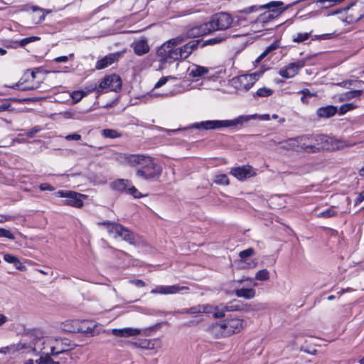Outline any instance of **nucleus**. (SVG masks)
I'll return each instance as SVG.
<instances>
[{
  "label": "nucleus",
  "mask_w": 364,
  "mask_h": 364,
  "mask_svg": "<svg viewBox=\"0 0 364 364\" xmlns=\"http://www.w3.org/2000/svg\"><path fill=\"white\" fill-rule=\"evenodd\" d=\"M187 289H188V287L186 286H157L155 289L151 291V293L153 294H174L180 292L181 291Z\"/></svg>",
  "instance_id": "ddd939ff"
},
{
  "label": "nucleus",
  "mask_w": 364,
  "mask_h": 364,
  "mask_svg": "<svg viewBox=\"0 0 364 364\" xmlns=\"http://www.w3.org/2000/svg\"><path fill=\"white\" fill-rule=\"evenodd\" d=\"M102 135L106 138L115 139L120 137L122 134L115 129H105L102 131Z\"/></svg>",
  "instance_id": "58836bf2"
},
{
  "label": "nucleus",
  "mask_w": 364,
  "mask_h": 364,
  "mask_svg": "<svg viewBox=\"0 0 364 364\" xmlns=\"http://www.w3.org/2000/svg\"><path fill=\"white\" fill-rule=\"evenodd\" d=\"M316 56V55H309L304 59L289 63L287 66L279 70V75L285 78L294 77L299 73V70L307 64V62L310 59Z\"/></svg>",
  "instance_id": "423d86ee"
},
{
  "label": "nucleus",
  "mask_w": 364,
  "mask_h": 364,
  "mask_svg": "<svg viewBox=\"0 0 364 364\" xmlns=\"http://www.w3.org/2000/svg\"><path fill=\"white\" fill-rule=\"evenodd\" d=\"M114 237H119L129 244H134L135 242L134 233L121 224L117 226V232H116Z\"/></svg>",
  "instance_id": "6ab92c4d"
},
{
  "label": "nucleus",
  "mask_w": 364,
  "mask_h": 364,
  "mask_svg": "<svg viewBox=\"0 0 364 364\" xmlns=\"http://www.w3.org/2000/svg\"><path fill=\"white\" fill-rule=\"evenodd\" d=\"M16 86L18 87V90H31L37 89L39 87V83H33L31 85H23V83L22 82L21 84H17Z\"/></svg>",
  "instance_id": "3c124183"
},
{
  "label": "nucleus",
  "mask_w": 364,
  "mask_h": 364,
  "mask_svg": "<svg viewBox=\"0 0 364 364\" xmlns=\"http://www.w3.org/2000/svg\"><path fill=\"white\" fill-rule=\"evenodd\" d=\"M183 41L184 38L179 36L168 40L157 49L156 55L161 63L159 69H163L164 65L166 63H172L177 60L176 47Z\"/></svg>",
  "instance_id": "20e7f679"
},
{
  "label": "nucleus",
  "mask_w": 364,
  "mask_h": 364,
  "mask_svg": "<svg viewBox=\"0 0 364 364\" xmlns=\"http://www.w3.org/2000/svg\"><path fill=\"white\" fill-rule=\"evenodd\" d=\"M311 31L309 33H297L293 37V41L297 43H302L309 38Z\"/></svg>",
  "instance_id": "37998d69"
},
{
  "label": "nucleus",
  "mask_w": 364,
  "mask_h": 364,
  "mask_svg": "<svg viewBox=\"0 0 364 364\" xmlns=\"http://www.w3.org/2000/svg\"><path fill=\"white\" fill-rule=\"evenodd\" d=\"M50 11H46L43 9L37 6L32 7V12L30 14V18L35 23H40L45 19L46 14Z\"/></svg>",
  "instance_id": "5701e85b"
},
{
  "label": "nucleus",
  "mask_w": 364,
  "mask_h": 364,
  "mask_svg": "<svg viewBox=\"0 0 364 364\" xmlns=\"http://www.w3.org/2000/svg\"><path fill=\"white\" fill-rule=\"evenodd\" d=\"M271 117L268 114H250L241 115L237 118L232 120H208L196 123L193 127L198 129H219L223 127H232L237 125H242L244 123L249 122L251 119H259L262 121H268Z\"/></svg>",
  "instance_id": "7ed1b4c3"
},
{
  "label": "nucleus",
  "mask_w": 364,
  "mask_h": 364,
  "mask_svg": "<svg viewBox=\"0 0 364 364\" xmlns=\"http://www.w3.org/2000/svg\"><path fill=\"white\" fill-rule=\"evenodd\" d=\"M333 33H325L322 35H315L312 37L313 40H328L332 38Z\"/></svg>",
  "instance_id": "052dcab7"
},
{
  "label": "nucleus",
  "mask_w": 364,
  "mask_h": 364,
  "mask_svg": "<svg viewBox=\"0 0 364 364\" xmlns=\"http://www.w3.org/2000/svg\"><path fill=\"white\" fill-rule=\"evenodd\" d=\"M356 107V105H355L353 103H346L344 105H342L339 107V114H344L347 112L352 110Z\"/></svg>",
  "instance_id": "09e8293b"
},
{
  "label": "nucleus",
  "mask_w": 364,
  "mask_h": 364,
  "mask_svg": "<svg viewBox=\"0 0 364 364\" xmlns=\"http://www.w3.org/2000/svg\"><path fill=\"white\" fill-rule=\"evenodd\" d=\"M86 320H79V319H73V320H67L60 324V328L63 331L70 332V333H78V332H85L87 334H91L94 336L95 332L92 328H87V330L84 331L82 326V324L85 323Z\"/></svg>",
  "instance_id": "1a4fd4ad"
},
{
  "label": "nucleus",
  "mask_w": 364,
  "mask_h": 364,
  "mask_svg": "<svg viewBox=\"0 0 364 364\" xmlns=\"http://www.w3.org/2000/svg\"><path fill=\"white\" fill-rule=\"evenodd\" d=\"M57 196L61 198H65V204L68 205L80 208L82 206L83 202L82 198H85V195L73 192L71 191H59L56 193Z\"/></svg>",
  "instance_id": "9b49d317"
},
{
  "label": "nucleus",
  "mask_w": 364,
  "mask_h": 364,
  "mask_svg": "<svg viewBox=\"0 0 364 364\" xmlns=\"http://www.w3.org/2000/svg\"><path fill=\"white\" fill-rule=\"evenodd\" d=\"M364 16V11H361L358 7L348 9V18L350 21H358Z\"/></svg>",
  "instance_id": "c85d7f7f"
},
{
  "label": "nucleus",
  "mask_w": 364,
  "mask_h": 364,
  "mask_svg": "<svg viewBox=\"0 0 364 364\" xmlns=\"http://www.w3.org/2000/svg\"><path fill=\"white\" fill-rule=\"evenodd\" d=\"M353 82H354L353 80H345V81H343V82L338 83V85L342 87L349 89V88H350L351 86H353Z\"/></svg>",
  "instance_id": "69168bd1"
},
{
  "label": "nucleus",
  "mask_w": 364,
  "mask_h": 364,
  "mask_svg": "<svg viewBox=\"0 0 364 364\" xmlns=\"http://www.w3.org/2000/svg\"><path fill=\"white\" fill-rule=\"evenodd\" d=\"M258 79L256 73L242 75L232 78V85L238 90H250Z\"/></svg>",
  "instance_id": "0eeeda50"
},
{
  "label": "nucleus",
  "mask_w": 364,
  "mask_h": 364,
  "mask_svg": "<svg viewBox=\"0 0 364 364\" xmlns=\"http://www.w3.org/2000/svg\"><path fill=\"white\" fill-rule=\"evenodd\" d=\"M214 182L219 185L227 186L229 184V179L226 174H218L215 176Z\"/></svg>",
  "instance_id": "79ce46f5"
},
{
  "label": "nucleus",
  "mask_w": 364,
  "mask_h": 364,
  "mask_svg": "<svg viewBox=\"0 0 364 364\" xmlns=\"http://www.w3.org/2000/svg\"><path fill=\"white\" fill-rule=\"evenodd\" d=\"M112 332L113 335L122 338L135 337L142 334L141 329L131 327L114 328L112 329Z\"/></svg>",
  "instance_id": "dca6fc26"
},
{
  "label": "nucleus",
  "mask_w": 364,
  "mask_h": 364,
  "mask_svg": "<svg viewBox=\"0 0 364 364\" xmlns=\"http://www.w3.org/2000/svg\"><path fill=\"white\" fill-rule=\"evenodd\" d=\"M290 6H291V4L287 6L284 8H281V6L276 7V8H272L271 9L272 10L270 12H264V13L262 14L258 17V21L260 22H262V23L268 22L274 18V14H275L276 16L279 15L283 11H284L286 9H287Z\"/></svg>",
  "instance_id": "aec40b11"
},
{
  "label": "nucleus",
  "mask_w": 364,
  "mask_h": 364,
  "mask_svg": "<svg viewBox=\"0 0 364 364\" xmlns=\"http://www.w3.org/2000/svg\"><path fill=\"white\" fill-rule=\"evenodd\" d=\"M41 129L38 127H35L32 128L31 129L27 130L26 132V134L27 136L31 138L33 137L36 134L39 132Z\"/></svg>",
  "instance_id": "680f3d73"
},
{
  "label": "nucleus",
  "mask_w": 364,
  "mask_h": 364,
  "mask_svg": "<svg viewBox=\"0 0 364 364\" xmlns=\"http://www.w3.org/2000/svg\"><path fill=\"white\" fill-rule=\"evenodd\" d=\"M269 278V272L267 269H264L258 271L255 275V279L259 281H266Z\"/></svg>",
  "instance_id": "c03bdc74"
},
{
  "label": "nucleus",
  "mask_w": 364,
  "mask_h": 364,
  "mask_svg": "<svg viewBox=\"0 0 364 364\" xmlns=\"http://www.w3.org/2000/svg\"><path fill=\"white\" fill-rule=\"evenodd\" d=\"M224 333L226 337L240 333L245 326V321L240 318L226 319L223 321Z\"/></svg>",
  "instance_id": "9d476101"
},
{
  "label": "nucleus",
  "mask_w": 364,
  "mask_h": 364,
  "mask_svg": "<svg viewBox=\"0 0 364 364\" xmlns=\"http://www.w3.org/2000/svg\"><path fill=\"white\" fill-rule=\"evenodd\" d=\"M122 87V81L119 75H111L105 77L97 88V92H102L105 90H111L117 92Z\"/></svg>",
  "instance_id": "6e6552de"
},
{
  "label": "nucleus",
  "mask_w": 364,
  "mask_h": 364,
  "mask_svg": "<svg viewBox=\"0 0 364 364\" xmlns=\"http://www.w3.org/2000/svg\"><path fill=\"white\" fill-rule=\"evenodd\" d=\"M137 55H143L149 51L147 39L144 37L136 40L131 46Z\"/></svg>",
  "instance_id": "a211bd4d"
},
{
  "label": "nucleus",
  "mask_w": 364,
  "mask_h": 364,
  "mask_svg": "<svg viewBox=\"0 0 364 364\" xmlns=\"http://www.w3.org/2000/svg\"><path fill=\"white\" fill-rule=\"evenodd\" d=\"M230 173L238 180L242 181L253 176L255 172L251 166H246L232 168Z\"/></svg>",
  "instance_id": "4468645a"
},
{
  "label": "nucleus",
  "mask_w": 364,
  "mask_h": 364,
  "mask_svg": "<svg viewBox=\"0 0 364 364\" xmlns=\"http://www.w3.org/2000/svg\"><path fill=\"white\" fill-rule=\"evenodd\" d=\"M201 313L211 314L213 312L214 306L210 304H200Z\"/></svg>",
  "instance_id": "bf43d9fd"
},
{
  "label": "nucleus",
  "mask_w": 364,
  "mask_h": 364,
  "mask_svg": "<svg viewBox=\"0 0 364 364\" xmlns=\"http://www.w3.org/2000/svg\"><path fill=\"white\" fill-rule=\"evenodd\" d=\"M4 259L11 264H16V262H18V258L10 254H5L4 255Z\"/></svg>",
  "instance_id": "13d9d810"
},
{
  "label": "nucleus",
  "mask_w": 364,
  "mask_h": 364,
  "mask_svg": "<svg viewBox=\"0 0 364 364\" xmlns=\"http://www.w3.org/2000/svg\"><path fill=\"white\" fill-rule=\"evenodd\" d=\"M36 72L34 70H27L24 74L23 77L25 78L24 82L28 80L30 78L34 80L36 78Z\"/></svg>",
  "instance_id": "e2e57ef3"
},
{
  "label": "nucleus",
  "mask_w": 364,
  "mask_h": 364,
  "mask_svg": "<svg viewBox=\"0 0 364 364\" xmlns=\"http://www.w3.org/2000/svg\"><path fill=\"white\" fill-rule=\"evenodd\" d=\"M114 159L122 165H128L132 167L138 166L136 175L144 180H153L159 178L161 174V166L156 164L154 159L149 156L117 153L114 154Z\"/></svg>",
  "instance_id": "f257e3e1"
},
{
  "label": "nucleus",
  "mask_w": 364,
  "mask_h": 364,
  "mask_svg": "<svg viewBox=\"0 0 364 364\" xmlns=\"http://www.w3.org/2000/svg\"><path fill=\"white\" fill-rule=\"evenodd\" d=\"M232 23L233 18L229 14L218 13L212 16L208 22L191 29L189 36L196 38L215 31H224L230 28Z\"/></svg>",
  "instance_id": "f03ea898"
},
{
  "label": "nucleus",
  "mask_w": 364,
  "mask_h": 364,
  "mask_svg": "<svg viewBox=\"0 0 364 364\" xmlns=\"http://www.w3.org/2000/svg\"><path fill=\"white\" fill-rule=\"evenodd\" d=\"M174 78L173 76H166L161 77L154 85V88L157 89L161 87V86L164 85L169 79Z\"/></svg>",
  "instance_id": "6e6d98bb"
},
{
  "label": "nucleus",
  "mask_w": 364,
  "mask_h": 364,
  "mask_svg": "<svg viewBox=\"0 0 364 364\" xmlns=\"http://www.w3.org/2000/svg\"><path fill=\"white\" fill-rule=\"evenodd\" d=\"M300 350L310 355H315L317 351L314 345L309 344L308 343H305L301 346Z\"/></svg>",
  "instance_id": "a19ab883"
},
{
  "label": "nucleus",
  "mask_w": 364,
  "mask_h": 364,
  "mask_svg": "<svg viewBox=\"0 0 364 364\" xmlns=\"http://www.w3.org/2000/svg\"><path fill=\"white\" fill-rule=\"evenodd\" d=\"M41 39L38 36H31L28 38H25L19 42V46L21 47H25L27 44L39 41Z\"/></svg>",
  "instance_id": "8fccbe9b"
},
{
  "label": "nucleus",
  "mask_w": 364,
  "mask_h": 364,
  "mask_svg": "<svg viewBox=\"0 0 364 364\" xmlns=\"http://www.w3.org/2000/svg\"><path fill=\"white\" fill-rule=\"evenodd\" d=\"M281 148L285 150L300 151L299 145V136L294 138H289L286 141L279 142Z\"/></svg>",
  "instance_id": "b1692460"
},
{
  "label": "nucleus",
  "mask_w": 364,
  "mask_h": 364,
  "mask_svg": "<svg viewBox=\"0 0 364 364\" xmlns=\"http://www.w3.org/2000/svg\"><path fill=\"white\" fill-rule=\"evenodd\" d=\"M97 225L99 226L104 227L109 234L113 235L114 236L116 234V232H117V226H119V223H111L109 221L98 223Z\"/></svg>",
  "instance_id": "473e14b6"
},
{
  "label": "nucleus",
  "mask_w": 364,
  "mask_h": 364,
  "mask_svg": "<svg viewBox=\"0 0 364 364\" xmlns=\"http://www.w3.org/2000/svg\"><path fill=\"white\" fill-rule=\"evenodd\" d=\"M114 60V55L105 56L102 59L98 60L96 63L95 68L97 70H101L110 65Z\"/></svg>",
  "instance_id": "2f4dec72"
},
{
  "label": "nucleus",
  "mask_w": 364,
  "mask_h": 364,
  "mask_svg": "<svg viewBox=\"0 0 364 364\" xmlns=\"http://www.w3.org/2000/svg\"><path fill=\"white\" fill-rule=\"evenodd\" d=\"M199 42V40H193L180 48H176L177 60L187 58L198 48Z\"/></svg>",
  "instance_id": "f8f14e48"
},
{
  "label": "nucleus",
  "mask_w": 364,
  "mask_h": 364,
  "mask_svg": "<svg viewBox=\"0 0 364 364\" xmlns=\"http://www.w3.org/2000/svg\"><path fill=\"white\" fill-rule=\"evenodd\" d=\"M131 185V182L127 179H117L113 181L110 186L117 191H124Z\"/></svg>",
  "instance_id": "cd10ccee"
},
{
  "label": "nucleus",
  "mask_w": 364,
  "mask_h": 364,
  "mask_svg": "<svg viewBox=\"0 0 364 364\" xmlns=\"http://www.w3.org/2000/svg\"><path fill=\"white\" fill-rule=\"evenodd\" d=\"M206 331L212 335L215 338H225V335L224 333V327L222 323H213L209 326H208Z\"/></svg>",
  "instance_id": "412c9836"
},
{
  "label": "nucleus",
  "mask_w": 364,
  "mask_h": 364,
  "mask_svg": "<svg viewBox=\"0 0 364 364\" xmlns=\"http://www.w3.org/2000/svg\"><path fill=\"white\" fill-rule=\"evenodd\" d=\"M274 90L267 87H262L257 90V95L261 97H268L273 94Z\"/></svg>",
  "instance_id": "49530a36"
},
{
  "label": "nucleus",
  "mask_w": 364,
  "mask_h": 364,
  "mask_svg": "<svg viewBox=\"0 0 364 364\" xmlns=\"http://www.w3.org/2000/svg\"><path fill=\"white\" fill-rule=\"evenodd\" d=\"M15 220V217L9 215H0V223H5L7 221H13Z\"/></svg>",
  "instance_id": "338daca9"
},
{
  "label": "nucleus",
  "mask_w": 364,
  "mask_h": 364,
  "mask_svg": "<svg viewBox=\"0 0 364 364\" xmlns=\"http://www.w3.org/2000/svg\"><path fill=\"white\" fill-rule=\"evenodd\" d=\"M315 151L323 149H340L350 145L346 141L336 139L327 135H314Z\"/></svg>",
  "instance_id": "39448f33"
},
{
  "label": "nucleus",
  "mask_w": 364,
  "mask_h": 364,
  "mask_svg": "<svg viewBox=\"0 0 364 364\" xmlns=\"http://www.w3.org/2000/svg\"><path fill=\"white\" fill-rule=\"evenodd\" d=\"M178 312L181 313V314H200L201 313V307L199 304V305L191 307L189 309H184L181 311H178Z\"/></svg>",
  "instance_id": "de8ad7c7"
},
{
  "label": "nucleus",
  "mask_w": 364,
  "mask_h": 364,
  "mask_svg": "<svg viewBox=\"0 0 364 364\" xmlns=\"http://www.w3.org/2000/svg\"><path fill=\"white\" fill-rule=\"evenodd\" d=\"M235 294L237 297L244 298L246 299H251L255 296V290L252 288H241L235 291Z\"/></svg>",
  "instance_id": "a878e982"
},
{
  "label": "nucleus",
  "mask_w": 364,
  "mask_h": 364,
  "mask_svg": "<svg viewBox=\"0 0 364 364\" xmlns=\"http://www.w3.org/2000/svg\"><path fill=\"white\" fill-rule=\"evenodd\" d=\"M255 254V250L253 248L250 247L247 250H242L239 253V256L242 259H245L249 257L252 256Z\"/></svg>",
  "instance_id": "864d4df0"
},
{
  "label": "nucleus",
  "mask_w": 364,
  "mask_h": 364,
  "mask_svg": "<svg viewBox=\"0 0 364 364\" xmlns=\"http://www.w3.org/2000/svg\"><path fill=\"white\" fill-rule=\"evenodd\" d=\"M227 38H228L227 35L223 34L221 36L212 38L207 40L203 44V46L220 43L223 42V41H225Z\"/></svg>",
  "instance_id": "a18cd8bd"
},
{
  "label": "nucleus",
  "mask_w": 364,
  "mask_h": 364,
  "mask_svg": "<svg viewBox=\"0 0 364 364\" xmlns=\"http://www.w3.org/2000/svg\"><path fill=\"white\" fill-rule=\"evenodd\" d=\"M128 193L129 194H131L132 196H133L134 198H140L141 197V193H139V191L134 186L132 187H130L128 188Z\"/></svg>",
  "instance_id": "0e129e2a"
},
{
  "label": "nucleus",
  "mask_w": 364,
  "mask_h": 364,
  "mask_svg": "<svg viewBox=\"0 0 364 364\" xmlns=\"http://www.w3.org/2000/svg\"><path fill=\"white\" fill-rule=\"evenodd\" d=\"M87 92L82 91V90H77L74 91L72 93H70V97L73 101L74 103L79 102L84 97L87 95Z\"/></svg>",
  "instance_id": "ea45409f"
},
{
  "label": "nucleus",
  "mask_w": 364,
  "mask_h": 364,
  "mask_svg": "<svg viewBox=\"0 0 364 364\" xmlns=\"http://www.w3.org/2000/svg\"><path fill=\"white\" fill-rule=\"evenodd\" d=\"M209 73V69L206 67L193 64L190 68L189 75L193 77H203Z\"/></svg>",
  "instance_id": "393cba45"
},
{
  "label": "nucleus",
  "mask_w": 364,
  "mask_h": 364,
  "mask_svg": "<svg viewBox=\"0 0 364 364\" xmlns=\"http://www.w3.org/2000/svg\"><path fill=\"white\" fill-rule=\"evenodd\" d=\"M136 348L144 350H154L156 348L154 343H131Z\"/></svg>",
  "instance_id": "4c0bfd02"
},
{
  "label": "nucleus",
  "mask_w": 364,
  "mask_h": 364,
  "mask_svg": "<svg viewBox=\"0 0 364 364\" xmlns=\"http://www.w3.org/2000/svg\"><path fill=\"white\" fill-rule=\"evenodd\" d=\"M224 306H225V309L226 310V312L241 311L245 309L243 306L240 304V302L237 300L231 301L224 304Z\"/></svg>",
  "instance_id": "7c9ffc66"
},
{
  "label": "nucleus",
  "mask_w": 364,
  "mask_h": 364,
  "mask_svg": "<svg viewBox=\"0 0 364 364\" xmlns=\"http://www.w3.org/2000/svg\"><path fill=\"white\" fill-rule=\"evenodd\" d=\"M26 335L33 340L47 338L46 333L41 328H33L26 331Z\"/></svg>",
  "instance_id": "bb28decb"
},
{
  "label": "nucleus",
  "mask_w": 364,
  "mask_h": 364,
  "mask_svg": "<svg viewBox=\"0 0 364 364\" xmlns=\"http://www.w3.org/2000/svg\"><path fill=\"white\" fill-rule=\"evenodd\" d=\"M338 112L337 107L327 105L319 107L316 111V114L319 118H330L334 116Z\"/></svg>",
  "instance_id": "4be33fe9"
},
{
  "label": "nucleus",
  "mask_w": 364,
  "mask_h": 364,
  "mask_svg": "<svg viewBox=\"0 0 364 364\" xmlns=\"http://www.w3.org/2000/svg\"><path fill=\"white\" fill-rule=\"evenodd\" d=\"M65 138L68 141H71V140L78 141L81 139V135L75 133V134H68V135L65 136Z\"/></svg>",
  "instance_id": "774afa93"
},
{
  "label": "nucleus",
  "mask_w": 364,
  "mask_h": 364,
  "mask_svg": "<svg viewBox=\"0 0 364 364\" xmlns=\"http://www.w3.org/2000/svg\"><path fill=\"white\" fill-rule=\"evenodd\" d=\"M226 310L223 304L214 306L213 316L215 318H223L225 315Z\"/></svg>",
  "instance_id": "c9c22d12"
},
{
  "label": "nucleus",
  "mask_w": 364,
  "mask_h": 364,
  "mask_svg": "<svg viewBox=\"0 0 364 364\" xmlns=\"http://www.w3.org/2000/svg\"><path fill=\"white\" fill-rule=\"evenodd\" d=\"M283 5H284V3L280 1H271L268 4L261 5V6H251L247 7L244 9L238 11V13L249 14H251L253 12H257L260 9L276 8V7L282 6Z\"/></svg>",
  "instance_id": "f3484780"
},
{
  "label": "nucleus",
  "mask_w": 364,
  "mask_h": 364,
  "mask_svg": "<svg viewBox=\"0 0 364 364\" xmlns=\"http://www.w3.org/2000/svg\"><path fill=\"white\" fill-rule=\"evenodd\" d=\"M363 91L361 90H351L343 93L341 95V100H350L353 98H360Z\"/></svg>",
  "instance_id": "72a5a7b5"
},
{
  "label": "nucleus",
  "mask_w": 364,
  "mask_h": 364,
  "mask_svg": "<svg viewBox=\"0 0 364 364\" xmlns=\"http://www.w3.org/2000/svg\"><path fill=\"white\" fill-rule=\"evenodd\" d=\"M61 347L50 346V354L53 355H58L73 348V346H71L70 343H61Z\"/></svg>",
  "instance_id": "c756f323"
},
{
  "label": "nucleus",
  "mask_w": 364,
  "mask_h": 364,
  "mask_svg": "<svg viewBox=\"0 0 364 364\" xmlns=\"http://www.w3.org/2000/svg\"><path fill=\"white\" fill-rule=\"evenodd\" d=\"M279 45L277 41H274L270 46L266 48V49L260 54V55L257 58V62H260L263 58H264L270 52L277 49Z\"/></svg>",
  "instance_id": "f704fd0d"
},
{
  "label": "nucleus",
  "mask_w": 364,
  "mask_h": 364,
  "mask_svg": "<svg viewBox=\"0 0 364 364\" xmlns=\"http://www.w3.org/2000/svg\"><path fill=\"white\" fill-rule=\"evenodd\" d=\"M314 135H302L299 136L300 151L315 152Z\"/></svg>",
  "instance_id": "2eb2a0df"
},
{
  "label": "nucleus",
  "mask_w": 364,
  "mask_h": 364,
  "mask_svg": "<svg viewBox=\"0 0 364 364\" xmlns=\"http://www.w3.org/2000/svg\"><path fill=\"white\" fill-rule=\"evenodd\" d=\"M335 206H331L328 209L321 213H318L317 214V217L322 218H328L336 216L337 215V212L335 210Z\"/></svg>",
  "instance_id": "e433bc0d"
},
{
  "label": "nucleus",
  "mask_w": 364,
  "mask_h": 364,
  "mask_svg": "<svg viewBox=\"0 0 364 364\" xmlns=\"http://www.w3.org/2000/svg\"><path fill=\"white\" fill-rule=\"evenodd\" d=\"M0 237H6L10 240L15 239L14 234H12L10 230L4 228H0Z\"/></svg>",
  "instance_id": "5fc2aeb1"
},
{
  "label": "nucleus",
  "mask_w": 364,
  "mask_h": 364,
  "mask_svg": "<svg viewBox=\"0 0 364 364\" xmlns=\"http://www.w3.org/2000/svg\"><path fill=\"white\" fill-rule=\"evenodd\" d=\"M38 364H59L58 362L54 361L50 357L45 356L41 357L38 360H37Z\"/></svg>",
  "instance_id": "603ef678"
},
{
  "label": "nucleus",
  "mask_w": 364,
  "mask_h": 364,
  "mask_svg": "<svg viewBox=\"0 0 364 364\" xmlns=\"http://www.w3.org/2000/svg\"><path fill=\"white\" fill-rule=\"evenodd\" d=\"M342 1L343 0H318V2L325 4L324 6L328 8L341 3Z\"/></svg>",
  "instance_id": "4d7b16f0"
}]
</instances>
